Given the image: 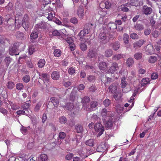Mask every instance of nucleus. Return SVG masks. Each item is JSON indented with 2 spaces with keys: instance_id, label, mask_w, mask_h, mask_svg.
Masks as SVG:
<instances>
[{
  "instance_id": "6e6d98bb",
  "label": "nucleus",
  "mask_w": 161,
  "mask_h": 161,
  "mask_svg": "<svg viewBox=\"0 0 161 161\" xmlns=\"http://www.w3.org/2000/svg\"><path fill=\"white\" fill-rule=\"evenodd\" d=\"M90 101V98H89V97H87V96L85 97H84L82 98V103L83 104L87 103L88 102H89ZM84 105L85 106L84 104H83V106Z\"/></svg>"
},
{
  "instance_id": "5701e85b",
  "label": "nucleus",
  "mask_w": 161,
  "mask_h": 161,
  "mask_svg": "<svg viewBox=\"0 0 161 161\" xmlns=\"http://www.w3.org/2000/svg\"><path fill=\"white\" fill-rule=\"evenodd\" d=\"M108 27L110 30L114 31L117 29V25L114 23H110L108 24Z\"/></svg>"
},
{
  "instance_id": "ddd939ff",
  "label": "nucleus",
  "mask_w": 161,
  "mask_h": 161,
  "mask_svg": "<svg viewBox=\"0 0 161 161\" xmlns=\"http://www.w3.org/2000/svg\"><path fill=\"white\" fill-rule=\"evenodd\" d=\"M17 39L19 40H23L25 38L24 34L22 32L19 31H17L14 35Z\"/></svg>"
},
{
  "instance_id": "2f4dec72",
  "label": "nucleus",
  "mask_w": 161,
  "mask_h": 161,
  "mask_svg": "<svg viewBox=\"0 0 161 161\" xmlns=\"http://www.w3.org/2000/svg\"><path fill=\"white\" fill-rule=\"evenodd\" d=\"M36 46L35 45H32L29 47V53L30 55H31L34 52L36 49Z\"/></svg>"
},
{
  "instance_id": "f3484780",
  "label": "nucleus",
  "mask_w": 161,
  "mask_h": 161,
  "mask_svg": "<svg viewBox=\"0 0 161 161\" xmlns=\"http://www.w3.org/2000/svg\"><path fill=\"white\" fill-rule=\"evenodd\" d=\"M15 9L17 11L19 12L23 10V6L22 4L17 1L15 3Z\"/></svg>"
},
{
  "instance_id": "864d4df0",
  "label": "nucleus",
  "mask_w": 161,
  "mask_h": 161,
  "mask_svg": "<svg viewBox=\"0 0 161 161\" xmlns=\"http://www.w3.org/2000/svg\"><path fill=\"white\" fill-rule=\"evenodd\" d=\"M107 109L105 108H103L101 111V115L103 118L105 117L108 114Z\"/></svg>"
},
{
  "instance_id": "39448f33",
  "label": "nucleus",
  "mask_w": 161,
  "mask_h": 161,
  "mask_svg": "<svg viewBox=\"0 0 161 161\" xmlns=\"http://www.w3.org/2000/svg\"><path fill=\"white\" fill-rule=\"evenodd\" d=\"M18 47L17 44H14L12 46H11L9 48V53L11 55H18L19 53H17V51L18 50Z\"/></svg>"
},
{
  "instance_id": "72a5a7b5",
  "label": "nucleus",
  "mask_w": 161,
  "mask_h": 161,
  "mask_svg": "<svg viewBox=\"0 0 161 161\" xmlns=\"http://www.w3.org/2000/svg\"><path fill=\"white\" fill-rule=\"evenodd\" d=\"M113 51L111 49L106 50L105 52L104 55L107 57H109L113 54Z\"/></svg>"
},
{
  "instance_id": "9d476101",
  "label": "nucleus",
  "mask_w": 161,
  "mask_h": 161,
  "mask_svg": "<svg viewBox=\"0 0 161 161\" xmlns=\"http://www.w3.org/2000/svg\"><path fill=\"white\" fill-rule=\"evenodd\" d=\"M84 8L83 7L80 6L77 10V15L80 18L83 19L84 16Z\"/></svg>"
},
{
  "instance_id": "f03ea898",
  "label": "nucleus",
  "mask_w": 161,
  "mask_h": 161,
  "mask_svg": "<svg viewBox=\"0 0 161 161\" xmlns=\"http://www.w3.org/2000/svg\"><path fill=\"white\" fill-rule=\"evenodd\" d=\"M98 103L96 101H93L90 103V105H89L87 107H86L85 106H83V107L85 110L86 111L91 112L95 110L97 108V106Z\"/></svg>"
},
{
  "instance_id": "423d86ee",
  "label": "nucleus",
  "mask_w": 161,
  "mask_h": 161,
  "mask_svg": "<svg viewBox=\"0 0 161 161\" xmlns=\"http://www.w3.org/2000/svg\"><path fill=\"white\" fill-rule=\"evenodd\" d=\"M119 67L117 63L115 62L112 63L111 66L110 67L109 72L112 74L118 70Z\"/></svg>"
},
{
  "instance_id": "0e129e2a",
  "label": "nucleus",
  "mask_w": 161,
  "mask_h": 161,
  "mask_svg": "<svg viewBox=\"0 0 161 161\" xmlns=\"http://www.w3.org/2000/svg\"><path fill=\"white\" fill-rule=\"evenodd\" d=\"M153 36L154 38H157L160 35V33L157 30H155L152 33Z\"/></svg>"
},
{
  "instance_id": "c85d7f7f",
  "label": "nucleus",
  "mask_w": 161,
  "mask_h": 161,
  "mask_svg": "<svg viewBox=\"0 0 161 161\" xmlns=\"http://www.w3.org/2000/svg\"><path fill=\"white\" fill-rule=\"evenodd\" d=\"M124 42L125 44H128L129 42V36L127 34L124 33L123 36Z\"/></svg>"
},
{
  "instance_id": "0eeeda50",
  "label": "nucleus",
  "mask_w": 161,
  "mask_h": 161,
  "mask_svg": "<svg viewBox=\"0 0 161 161\" xmlns=\"http://www.w3.org/2000/svg\"><path fill=\"white\" fill-rule=\"evenodd\" d=\"M145 42L143 39H141L134 42L133 44V47L135 49H137L141 47Z\"/></svg>"
},
{
  "instance_id": "2eb2a0df",
  "label": "nucleus",
  "mask_w": 161,
  "mask_h": 161,
  "mask_svg": "<svg viewBox=\"0 0 161 161\" xmlns=\"http://www.w3.org/2000/svg\"><path fill=\"white\" fill-rule=\"evenodd\" d=\"M39 74V78L43 80L44 82L47 81L48 80L47 74L46 73H41L38 72Z\"/></svg>"
},
{
  "instance_id": "052dcab7",
  "label": "nucleus",
  "mask_w": 161,
  "mask_h": 161,
  "mask_svg": "<svg viewBox=\"0 0 161 161\" xmlns=\"http://www.w3.org/2000/svg\"><path fill=\"white\" fill-rule=\"evenodd\" d=\"M130 4L131 6H137L138 5L137 0H130Z\"/></svg>"
},
{
  "instance_id": "680f3d73",
  "label": "nucleus",
  "mask_w": 161,
  "mask_h": 161,
  "mask_svg": "<svg viewBox=\"0 0 161 161\" xmlns=\"http://www.w3.org/2000/svg\"><path fill=\"white\" fill-rule=\"evenodd\" d=\"M59 121L61 123L64 124L66 122L67 119L65 117L62 116L59 118Z\"/></svg>"
},
{
  "instance_id": "338daca9",
  "label": "nucleus",
  "mask_w": 161,
  "mask_h": 161,
  "mask_svg": "<svg viewBox=\"0 0 161 161\" xmlns=\"http://www.w3.org/2000/svg\"><path fill=\"white\" fill-rule=\"evenodd\" d=\"M40 157L42 161H46L47 159V156L45 154H41Z\"/></svg>"
},
{
  "instance_id": "c03bdc74",
  "label": "nucleus",
  "mask_w": 161,
  "mask_h": 161,
  "mask_svg": "<svg viewBox=\"0 0 161 161\" xmlns=\"http://www.w3.org/2000/svg\"><path fill=\"white\" fill-rule=\"evenodd\" d=\"M14 86L15 84L13 82L10 81L7 84V88L8 89H12Z\"/></svg>"
},
{
  "instance_id": "7ed1b4c3",
  "label": "nucleus",
  "mask_w": 161,
  "mask_h": 161,
  "mask_svg": "<svg viewBox=\"0 0 161 161\" xmlns=\"http://www.w3.org/2000/svg\"><path fill=\"white\" fill-rule=\"evenodd\" d=\"M52 11V8L49 7L47 9H46L44 13V14H45V16L47 17L49 20L53 21V18L55 17L54 16H53Z\"/></svg>"
},
{
  "instance_id": "49530a36",
  "label": "nucleus",
  "mask_w": 161,
  "mask_h": 161,
  "mask_svg": "<svg viewBox=\"0 0 161 161\" xmlns=\"http://www.w3.org/2000/svg\"><path fill=\"white\" fill-rule=\"evenodd\" d=\"M42 105V103L41 102L38 103L36 105L34 108V111L36 112H38L40 110V108Z\"/></svg>"
},
{
  "instance_id": "393cba45",
  "label": "nucleus",
  "mask_w": 161,
  "mask_h": 161,
  "mask_svg": "<svg viewBox=\"0 0 161 161\" xmlns=\"http://www.w3.org/2000/svg\"><path fill=\"white\" fill-rule=\"evenodd\" d=\"M113 125V121L111 119H108L106 123L105 127L107 129H112Z\"/></svg>"
},
{
  "instance_id": "aec40b11",
  "label": "nucleus",
  "mask_w": 161,
  "mask_h": 161,
  "mask_svg": "<svg viewBox=\"0 0 161 161\" xmlns=\"http://www.w3.org/2000/svg\"><path fill=\"white\" fill-rule=\"evenodd\" d=\"M106 149V147L103 143L99 145L97 148V152H103Z\"/></svg>"
},
{
  "instance_id": "7c9ffc66",
  "label": "nucleus",
  "mask_w": 161,
  "mask_h": 161,
  "mask_svg": "<svg viewBox=\"0 0 161 161\" xmlns=\"http://www.w3.org/2000/svg\"><path fill=\"white\" fill-rule=\"evenodd\" d=\"M96 52L95 50H90L88 53V56L90 58H93L95 57L96 55Z\"/></svg>"
},
{
  "instance_id": "8fccbe9b",
  "label": "nucleus",
  "mask_w": 161,
  "mask_h": 161,
  "mask_svg": "<svg viewBox=\"0 0 161 161\" xmlns=\"http://www.w3.org/2000/svg\"><path fill=\"white\" fill-rule=\"evenodd\" d=\"M66 107L70 111H72L74 108V106L72 103H69L67 104Z\"/></svg>"
},
{
  "instance_id": "79ce46f5",
  "label": "nucleus",
  "mask_w": 161,
  "mask_h": 161,
  "mask_svg": "<svg viewBox=\"0 0 161 161\" xmlns=\"http://www.w3.org/2000/svg\"><path fill=\"white\" fill-rule=\"evenodd\" d=\"M12 60V59L10 57H7L5 58L4 61L6 67H8Z\"/></svg>"
},
{
  "instance_id": "58836bf2",
  "label": "nucleus",
  "mask_w": 161,
  "mask_h": 161,
  "mask_svg": "<svg viewBox=\"0 0 161 161\" xmlns=\"http://www.w3.org/2000/svg\"><path fill=\"white\" fill-rule=\"evenodd\" d=\"M86 144L88 146L92 147L94 144V141L93 139H89L86 141Z\"/></svg>"
},
{
  "instance_id": "4c0bfd02",
  "label": "nucleus",
  "mask_w": 161,
  "mask_h": 161,
  "mask_svg": "<svg viewBox=\"0 0 161 161\" xmlns=\"http://www.w3.org/2000/svg\"><path fill=\"white\" fill-rule=\"evenodd\" d=\"M142 54L140 52L136 53L134 55V58L137 60L141 59L142 58Z\"/></svg>"
},
{
  "instance_id": "a878e982",
  "label": "nucleus",
  "mask_w": 161,
  "mask_h": 161,
  "mask_svg": "<svg viewBox=\"0 0 161 161\" xmlns=\"http://www.w3.org/2000/svg\"><path fill=\"white\" fill-rule=\"evenodd\" d=\"M115 109L118 113H121L124 110L123 106L122 105L117 104L115 106Z\"/></svg>"
},
{
  "instance_id": "4468645a",
  "label": "nucleus",
  "mask_w": 161,
  "mask_h": 161,
  "mask_svg": "<svg viewBox=\"0 0 161 161\" xmlns=\"http://www.w3.org/2000/svg\"><path fill=\"white\" fill-rule=\"evenodd\" d=\"M106 31L105 29H103L100 32L99 37L102 41L105 40L107 38Z\"/></svg>"
},
{
  "instance_id": "a211bd4d",
  "label": "nucleus",
  "mask_w": 161,
  "mask_h": 161,
  "mask_svg": "<svg viewBox=\"0 0 161 161\" xmlns=\"http://www.w3.org/2000/svg\"><path fill=\"white\" fill-rule=\"evenodd\" d=\"M36 27L38 29H44L47 28V25L45 22H41L36 25Z\"/></svg>"
},
{
  "instance_id": "9b49d317",
  "label": "nucleus",
  "mask_w": 161,
  "mask_h": 161,
  "mask_svg": "<svg viewBox=\"0 0 161 161\" xmlns=\"http://www.w3.org/2000/svg\"><path fill=\"white\" fill-rule=\"evenodd\" d=\"M117 84L114 83L112 84L109 87L110 92L113 93H115L117 90Z\"/></svg>"
},
{
  "instance_id": "37998d69",
  "label": "nucleus",
  "mask_w": 161,
  "mask_h": 161,
  "mask_svg": "<svg viewBox=\"0 0 161 161\" xmlns=\"http://www.w3.org/2000/svg\"><path fill=\"white\" fill-rule=\"evenodd\" d=\"M29 112L27 111H25V110H20L17 111V114L18 115H28V114Z\"/></svg>"
},
{
  "instance_id": "dca6fc26",
  "label": "nucleus",
  "mask_w": 161,
  "mask_h": 161,
  "mask_svg": "<svg viewBox=\"0 0 161 161\" xmlns=\"http://www.w3.org/2000/svg\"><path fill=\"white\" fill-rule=\"evenodd\" d=\"M49 102H51L54 107L57 108L59 104V99L56 97H52L50 99Z\"/></svg>"
},
{
  "instance_id": "1a4fd4ad",
  "label": "nucleus",
  "mask_w": 161,
  "mask_h": 161,
  "mask_svg": "<svg viewBox=\"0 0 161 161\" xmlns=\"http://www.w3.org/2000/svg\"><path fill=\"white\" fill-rule=\"evenodd\" d=\"M154 48L151 44H148L146 47V53L147 54H152L154 52Z\"/></svg>"
},
{
  "instance_id": "e433bc0d",
  "label": "nucleus",
  "mask_w": 161,
  "mask_h": 161,
  "mask_svg": "<svg viewBox=\"0 0 161 161\" xmlns=\"http://www.w3.org/2000/svg\"><path fill=\"white\" fill-rule=\"evenodd\" d=\"M157 58L156 57L154 56H151L148 59V62L151 64L155 63L157 61Z\"/></svg>"
},
{
  "instance_id": "b1692460",
  "label": "nucleus",
  "mask_w": 161,
  "mask_h": 161,
  "mask_svg": "<svg viewBox=\"0 0 161 161\" xmlns=\"http://www.w3.org/2000/svg\"><path fill=\"white\" fill-rule=\"evenodd\" d=\"M120 43L118 41H116L112 44V48L114 51H117L120 47Z\"/></svg>"
},
{
  "instance_id": "cd10ccee",
  "label": "nucleus",
  "mask_w": 161,
  "mask_h": 161,
  "mask_svg": "<svg viewBox=\"0 0 161 161\" xmlns=\"http://www.w3.org/2000/svg\"><path fill=\"white\" fill-rule=\"evenodd\" d=\"M126 63L129 67H131L134 63V60L132 58H129L127 59Z\"/></svg>"
},
{
  "instance_id": "4d7b16f0",
  "label": "nucleus",
  "mask_w": 161,
  "mask_h": 161,
  "mask_svg": "<svg viewBox=\"0 0 161 161\" xmlns=\"http://www.w3.org/2000/svg\"><path fill=\"white\" fill-rule=\"evenodd\" d=\"M31 39L35 40L38 37L37 33L36 31L33 32L31 35Z\"/></svg>"
},
{
  "instance_id": "c9c22d12",
  "label": "nucleus",
  "mask_w": 161,
  "mask_h": 161,
  "mask_svg": "<svg viewBox=\"0 0 161 161\" xmlns=\"http://www.w3.org/2000/svg\"><path fill=\"white\" fill-rule=\"evenodd\" d=\"M135 29L137 31H142L144 29L143 25L141 24H137L134 26Z\"/></svg>"
},
{
  "instance_id": "ea45409f",
  "label": "nucleus",
  "mask_w": 161,
  "mask_h": 161,
  "mask_svg": "<svg viewBox=\"0 0 161 161\" xmlns=\"http://www.w3.org/2000/svg\"><path fill=\"white\" fill-rule=\"evenodd\" d=\"M149 82V79L148 78L143 79L141 81V85L142 86H144Z\"/></svg>"
},
{
  "instance_id": "473e14b6",
  "label": "nucleus",
  "mask_w": 161,
  "mask_h": 161,
  "mask_svg": "<svg viewBox=\"0 0 161 161\" xmlns=\"http://www.w3.org/2000/svg\"><path fill=\"white\" fill-rule=\"evenodd\" d=\"M46 62L44 59H40L38 62L37 65L40 68H42L43 67L45 64Z\"/></svg>"
},
{
  "instance_id": "4be33fe9",
  "label": "nucleus",
  "mask_w": 161,
  "mask_h": 161,
  "mask_svg": "<svg viewBox=\"0 0 161 161\" xmlns=\"http://www.w3.org/2000/svg\"><path fill=\"white\" fill-rule=\"evenodd\" d=\"M75 130L77 133H82L83 131V128L81 125L78 124L75 126Z\"/></svg>"
},
{
  "instance_id": "a19ab883",
  "label": "nucleus",
  "mask_w": 161,
  "mask_h": 161,
  "mask_svg": "<svg viewBox=\"0 0 161 161\" xmlns=\"http://www.w3.org/2000/svg\"><path fill=\"white\" fill-rule=\"evenodd\" d=\"M107 64L104 62H102L100 63L99 65V68L102 70H104L107 67Z\"/></svg>"
},
{
  "instance_id": "6e6552de",
  "label": "nucleus",
  "mask_w": 161,
  "mask_h": 161,
  "mask_svg": "<svg viewBox=\"0 0 161 161\" xmlns=\"http://www.w3.org/2000/svg\"><path fill=\"white\" fill-rule=\"evenodd\" d=\"M142 13L146 15L150 14L152 12V8L146 5H144L142 7Z\"/></svg>"
},
{
  "instance_id": "412c9836",
  "label": "nucleus",
  "mask_w": 161,
  "mask_h": 161,
  "mask_svg": "<svg viewBox=\"0 0 161 161\" xmlns=\"http://www.w3.org/2000/svg\"><path fill=\"white\" fill-rule=\"evenodd\" d=\"M125 56V55L123 54H118L114 55L112 59L114 60H118L121 58H124Z\"/></svg>"
},
{
  "instance_id": "f704fd0d",
  "label": "nucleus",
  "mask_w": 161,
  "mask_h": 161,
  "mask_svg": "<svg viewBox=\"0 0 161 161\" xmlns=\"http://www.w3.org/2000/svg\"><path fill=\"white\" fill-rule=\"evenodd\" d=\"M93 25H94L92 24V23H88L85 25L84 28L85 29L88 30V31L89 32L92 28Z\"/></svg>"
},
{
  "instance_id": "603ef678",
  "label": "nucleus",
  "mask_w": 161,
  "mask_h": 161,
  "mask_svg": "<svg viewBox=\"0 0 161 161\" xmlns=\"http://www.w3.org/2000/svg\"><path fill=\"white\" fill-rule=\"evenodd\" d=\"M30 77L28 75H26L22 78L23 80L25 83H28L30 80Z\"/></svg>"
},
{
  "instance_id": "69168bd1",
  "label": "nucleus",
  "mask_w": 161,
  "mask_h": 161,
  "mask_svg": "<svg viewBox=\"0 0 161 161\" xmlns=\"http://www.w3.org/2000/svg\"><path fill=\"white\" fill-rule=\"evenodd\" d=\"M16 88L18 90H21L24 87V85L22 83H19L16 85Z\"/></svg>"
},
{
  "instance_id": "774afa93",
  "label": "nucleus",
  "mask_w": 161,
  "mask_h": 161,
  "mask_svg": "<svg viewBox=\"0 0 161 161\" xmlns=\"http://www.w3.org/2000/svg\"><path fill=\"white\" fill-rule=\"evenodd\" d=\"M66 134L62 132H60L58 135V137L61 139H64L66 136Z\"/></svg>"
},
{
  "instance_id": "e2e57ef3",
  "label": "nucleus",
  "mask_w": 161,
  "mask_h": 161,
  "mask_svg": "<svg viewBox=\"0 0 161 161\" xmlns=\"http://www.w3.org/2000/svg\"><path fill=\"white\" fill-rule=\"evenodd\" d=\"M95 79V76L92 75H89L87 77V80L90 82H94Z\"/></svg>"
},
{
  "instance_id": "6ab92c4d",
  "label": "nucleus",
  "mask_w": 161,
  "mask_h": 161,
  "mask_svg": "<svg viewBox=\"0 0 161 161\" xmlns=\"http://www.w3.org/2000/svg\"><path fill=\"white\" fill-rule=\"evenodd\" d=\"M89 33L88 30H87L84 28V30H81L79 34L78 35L79 36L80 39L79 40L81 41L84 37L86 35V34H88Z\"/></svg>"
},
{
  "instance_id": "bb28decb",
  "label": "nucleus",
  "mask_w": 161,
  "mask_h": 161,
  "mask_svg": "<svg viewBox=\"0 0 161 161\" xmlns=\"http://www.w3.org/2000/svg\"><path fill=\"white\" fill-rule=\"evenodd\" d=\"M51 77L53 80L58 79L59 77V73L57 71H54L51 74Z\"/></svg>"
},
{
  "instance_id": "f8f14e48",
  "label": "nucleus",
  "mask_w": 161,
  "mask_h": 161,
  "mask_svg": "<svg viewBox=\"0 0 161 161\" xmlns=\"http://www.w3.org/2000/svg\"><path fill=\"white\" fill-rule=\"evenodd\" d=\"M127 84V83L126 81V78L124 77L121 78L120 85L121 87L123 88L122 91L124 93H126L128 92V91H125V87L126 86Z\"/></svg>"
},
{
  "instance_id": "3c124183",
  "label": "nucleus",
  "mask_w": 161,
  "mask_h": 161,
  "mask_svg": "<svg viewBox=\"0 0 161 161\" xmlns=\"http://www.w3.org/2000/svg\"><path fill=\"white\" fill-rule=\"evenodd\" d=\"M15 25L18 29L22 25L21 20L16 19L15 22Z\"/></svg>"
},
{
  "instance_id": "de8ad7c7",
  "label": "nucleus",
  "mask_w": 161,
  "mask_h": 161,
  "mask_svg": "<svg viewBox=\"0 0 161 161\" xmlns=\"http://www.w3.org/2000/svg\"><path fill=\"white\" fill-rule=\"evenodd\" d=\"M126 4L122 5L120 6L119 9L123 12H127L129 11L128 8L126 7Z\"/></svg>"
},
{
  "instance_id": "09e8293b",
  "label": "nucleus",
  "mask_w": 161,
  "mask_h": 161,
  "mask_svg": "<svg viewBox=\"0 0 161 161\" xmlns=\"http://www.w3.org/2000/svg\"><path fill=\"white\" fill-rule=\"evenodd\" d=\"M53 53L55 57H59L61 54V52L59 49H56L54 51Z\"/></svg>"
},
{
  "instance_id": "20e7f679",
  "label": "nucleus",
  "mask_w": 161,
  "mask_h": 161,
  "mask_svg": "<svg viewBox=\"0 0 161 161\" xmlns=\"http://www.w3.org/2000/svg\"><path fill=\"white\" fill-rule=\"evenodd\" d=\"M22 26L25 30H27L29 26V18L27 15L24 16L22 22Z\"/></svg>"
},
{
  "instance_id": "c756f323",
  "label": "nucleus",
  "mask_w": 161,
  "mask_h": 161,
  "mask_svg": "<svg viewBox=\"0 0 161 161\" xmlns=\"http://www.w3.org/2000/svg\"><path fill=\"white\" fill-rule=\"evenodd\" d=\"M30 106L31 104L30 103H25L21 106V108L24 110H25V111H27V112H29V107Z\"/></svg>"
},
{
  "instance_id": "5fc2aeb1",
  "label": "nucleus",
  "mask_w": 161,
  "mask_h": 161,
  "mask_svg": "<svg viewBox=\"0 0 161 161\" xmlns=\"http://www.w3.org/2000/svg\"><path fill=\"white\" fill-rule=\"evenodd\" d=\"M52 34L53 36H59L62 37L63 34L60 33L57 30H55L52 31Z\"/></svg>"
},
{
  "instance_id": "f257e3e1",
  "label": "nucleus",
  "mask_w": 161,
  "mask_h": 161,
  "mask_svg": "<svg viewBox=\"0 0 161 161\" xmlns=\"http://www.w3.org/2000/svg\"><path fill=\"white\" fill-rule=\"evenodd\" d=\"M94 129L95 131L98 133L97 136V137L100 136L104 131V128L102 125L100 123L97 122L94 125Z\"/></svg>"
},
{
  "instance_id": "bf43d9fd",
  "label": "nucleus",
  "mask_w": 161,
  "mask_h": 161,
  "mask_svg": "<svg viewBox=\"0 0 161 161\" xmlns=\"http://www.w3.org/2000/svg\"><path fill=\"white\" fill-rule=\"evenodd\" d=\"M131 38L133 39H138L139 38V36L136 33H133L131 34L130 35Z\"/></svg>"
},
{
  "instance_id": "a18cd8bd",
  "label": "nucleus",
  "mask_w": 161,
  "mask_h": 161,
  "mask_svg": "<svg viewBox=\"0 0 161 161\" xmlns=\"http://www.w3.org/2000/svg\"><path fill=\"white\" fill-rule=\"evenodd\" d=\"M80 47L81 50L83 51H86L87 49V46L85 43H80Z\"/></svg>"
},
{
  "instance_id": "13d9d810",
  "label": "nucleus",
  "mask_w": 161,
  "mask_h": 161,
  "mask_svg": "<svg viewBox=\"0 0 161 161\" xmlns=\"http://www.w3.org/2000/svg\"><path fill=\"white\" fill-rule=\"evenodd\" d=\"M111 101L108 99H105L103 102V104L105 107H108L111 103Z\"/></svg>"
}]
</instances>
